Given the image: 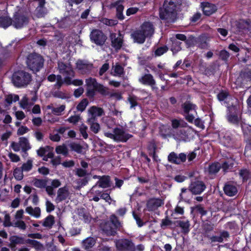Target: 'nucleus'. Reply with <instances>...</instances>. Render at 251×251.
<instances>
[{"mask_svg": "<svg viewBox=\"0 0 251 251\" xmlns=\"http://www.w3.org/2000/svg\"><path fill=\"white\" fill-rule=\"evenodd\" d=\"M177 223L183 232L187 233L189 231L190 224L188 220L179 221Z\"/></svg>", "mask_w": 251, "mask_h": 251, "instance_id": "nucleus-42", "label": "nucleus"}, {"mask_svg": "<svg viewBox=\"0 0 251 251\" xmlns=\"http://www.w3.org/2000/svg\"><path fill=\"white\" fill-rule=\"evenodd\" d=\"M88 100L85 99H83L77 105L76 109L78 111L82 112L85 109L86 106L88 105Z\"/></svg>", "mask_w": 251, "mask_h": 251, "instance_id": "nucleus-48", "label": "nucleus"}, {"mask_svg": "<svg viewBox=\"0 0 251 251\" xmlns=\"http://www.w3.org/2000/svg\"><path fill=\"white\" fill-rule=\"evenodd\" d=\"M58 70L59 73L64 76L63 82L67 85L72 84L75 86H81L83 84V81L81 79H73L75 73L70 63L65 64L62 62H59Z\"/></svg>", "mask_w": 251, "mask_h": 251, "instance_id": "nucleus-1", "label": "nucleus"}, {"mask_svg": "<svg viewBox=\"0 0 251 251\" xmlns=\"http://www.w3.org/2000/svg\"><path fill=\"white\" fill-rule=\"evenodd\" d=\"M65 105H61L57 107H53L52 105L47 106L48 109H50L53 114L57 116L61 115L62 113L65 110Z\"/></svg>", "mask_w": 251, "mask_h": 251, "instance_id": "nucleus-34", "label": "nucleus"}, {"mask_svg": "<svg viewBox=\"0 0 251 251\" xmlns=\"http://www.w3.org/2000/svg\"><path fill=\"white\" fill-rule=\"evenodd\" d=\"M31 94H33L31 98H28L26 95H25L19 102L20 107L27 111H31V107L37 99L35 93L31 92Z\"/></svg>", "mask_w": 251, "mask_h": 251, "instance_id": "nucleus-9", "label": "nucleus"}, {"mask_svg": "<svg viewBox=\"0 0 251 251\" xmlns=\"http://www.w3.org/2000/svg\"><path fill=\"white\" fill-rule=\"evenodd\" d=\"M176 0H165L159 11L160 18L167 22H174L176 18Z\"/></svg>", "mask_w": 251, "mask_h": 251, "instance_id": "nucleus-2", "label": "nucleus"}, {"mask_svg": "<svg viewBox=\"0 0 251 251\" xmlns=\"http://www.w3.org/2000/svg\"><path fill=\"white\" fill-rule=\"evenodd\" d=\"M53 95L54 97L62 99H65L68 98V95L64 92H62L61 91H57L54 92L53 93Z\"/></svg>", "mask_w": 251, "mask_h": 251, "instance_id": "nucleus-52", "label": "nucleus"}, {"mask_svg": "<svg viewBox=\"0 0 251 251\" xmlns=\"http://www.w3.org/2000/svg\"><path fill=\"white\" fill-rule=\"evenodd\" d=\"M25 243L29 244L37 251H41L44 249L43 245L36 240L28 239L25 240Z\"/></svg>", "mask_w": 251, "mask_h": 251, "instance_id": "nucleus-30", "label": "nucleus"}, {"mask_svg": "<svg viewBox=\"0 0 251 251\" xmlns=\"http://www.w3.org/2000/svg\"><path fill=\"white\" fill-rule=\"evenodd\" d=\"M32 184L37 188H43L47 185V181L46 179L34 178L32 180Z\"/></svg>", "mask_w": 251, "mask_h": 251, "instance_id": "nucleus-41", "label": "nucleus"}, {"mask_svg": "<svg viewBox=\"0 0 251 251\" xmlns=\"http://www.w3.org/2000/svg\"><path fill=\"white\" fill-rule=\"evenodd\" d=\"M228 93L226 91H221L217 96L220 101H223L228 99Z\"/></svg>", "mask_w": 251, "mask_h": 251, "instance_id": "nucleus-59", "label": "nucleus"}, {"mask_svg": "<svg viewBox=\"0 0 251 251\" xmlns=\"http://www.w3.org/2000/svg\"><path fill=\"white\" fill-rule=\"evenodd\" d=\"M233 160L232 159L228 160V161L225 162L222 166V168L224 170L226 171L227 169H230L233 165Z\"/></svg>", "mask_w": 251, "mask_h": 251, "instance_id": "nucleus-58", "label": "nucleus"}, {"mask_svg": "<svg viewBox=\"0 0 251 251\" xmlns=\"http://www.w3.org/2000/svg\"><path fill=\"white\" fill-rule=\"evenodd\" d=\"M87 126L84 124H81L79 127L80 133H81L82 137L85 139H87L88 137V135L87 133Z\"/></svg>", "mask_w": 251, "mask_h": 251, "instance_id": "nucleus-51", "label": "nucleus"}, {"mask_svg": "<svg viewBox=\"0 0 251 251\" xmlns=\"http://www.w3.org/2000/svg\"><path fill=\"white\" fill-rule=\"evenodd\" d=\"M172 125L173 128H176L179 126L186 127L188 125L183 120H177L176 119L173 120L172 121Z\"/></svg>", "mask_w": 251, "mask_h": 251, "instance_id": "nucleus-46", "label": "nucleus"}, {"mask_svg": "<svg viewBox=\"0 0 251 251\" xmlns=\"http://www.w3.org/2000/svg\"><path fill=\"white\" fill-rule=\"evenodd\" d=\"M15 227H18L21 230H25L26 228V226L25 223L22 220H17L14 222L12 225Z\"/></svg>", "mask_w": 251, "mask_h": 251, "instance_id": "nucleus-49", "label": "nucleus"}, {"mask_svg": "<svg viewBox=\"0 0 251 251\" xmlns=\"http://www.w3.org/2000/svg\"><path fill=\"white\" fill-rule=\"evenodd\" d=\"M55 151L57 154H61L65 156H67L68 154V150L64 144L57 146Z\"/></svg>", "mask_w": 251, "mask_h": 251, "instance_id": "nucleus-45", "label": "nucleus"}, {"mask_svg": "<svg viewBox=\"0 0 251 251\" xmlns=\"http://www.w3.org/2000/svg\"><path fill=\"white\" fill-rule=\"evenodd\" d=\"M80 120V117L78 115L72 116L69 117L67 121L70 123L76 124Z\"/></svg>", "mask_w": 251, "mask_h": 251, "instance_id": "nucleus-57", "label": "nucleus"}, {"mask_svg": "<svg viewBox=\"0 0 251 251\" xmlns=\"http://www.w3.org/2000/svg\"><path fill=\"white\" fill-rule=\"evenodd\" d=\"M19 100V97L17 95H8L5 97V101L9 105L13 102H16Z\"/></svg>", "mask_w": 251, "mask_h": 251, "instance_id": "nucleus-47", "label": "nucleus"}, {"mask_svg": "<svg viewBox=\"0 0 251 251\" xmlns=\"http://www.w3.org/2000/svg\"><path fill=\"white\" fill-rule=\"evenodd\" d=\"M86 85L87 87V95L93 97L94 95V91H97L104 94L106 93L105 88L100 84L98 83L94 78L89 77L85 80Z\"/></svg>", "mask_w": 251, "mask_h": 251, "instance_id": "nucleus-4", "label": "nucleus"}, {"mask_svg": "<svg viewBox=\"0 0 251 251\" xmlns=\"http://www.w3.org/2000/svg\"><path fill=\"white\" fill-rule=\"evenodd\" d=\"M29 131V129L25 126H22L20 127L17 130V134L18 135H22Z\"/></svg>", "mask_w": 251, "mask_h": 251, "instance_id": "nucleus-63", "label": "nucleus"}, {"mask_svg": "<svg viewBox=\"0 0 251 251\" xmlns=\"http://www.w3.org/2000/svg\"><path fill=\"white\" fill-rule=\"evenodd\" d=\"M12 24V19L9 16L0 17V27L6 28Z\"/></svg>", "mask_w": 251, "mask_h": 251, "instance_id": "nucleus-33", "label": "nucleus"}, {"mask_svg": "<svg viewBox=\"0 0 251 251\" xmlns=\"http://www.w3.org/2000/svg\"><path fill=\"white\" fill-rule=\"evenodd\" d=\"M111 225L110 223L107 222L102 226L103 231H104L107 235H114L116 233L115 229L111 227Z\"/></svg>", "mask_w": 251, "mask_h": 251, "instance_id": "nucleus-39", "label": "nucleus"}, {"mask_svg": "<svg viewBox=\"0 0 251 251\" xmlns=\"http://www.w3.org/2000/svg\"><path fill=\"white\" fill-rule=\"evenodd\" d=\"M221 166L219 163H214L210 165L208 168V172L210 174H216L220 170Z\"/></svg>", "mask_w": 251, "mask_h": 251, "instance_id": "nucleus-40", "label": "nucleus"}, {"mask_svg": "<svg viewBox=\"0 0 251 251\" xmlns=\"http://www.w3.org/2000/svg\"><path fill=\"white\" fill-rule=\"evenodd\" d=\"M71 149L77 153H81L82 151V147L79 144L76 143H72L70 145Z\"/></svg>", "mask_w": 251, "mask_h": 251, "instance_id": "nucleus-50", "label": "nucleus"}, {"mask_svg": "<svg viewBox=\"0 0 251 251\" xmlns=\"http://www.w3.org/2000/svg\"><path fill=\"white\" fill-rule=\"evenodd\" d=\"M87 123L89 125L90 130L94 133L99 132L100 127L99 124L95 120H87Z\"/></svg>", "mask_w": 251, "mask_h": 251, "instance_id": "nucleus-36", "label": "nucleus"}, {"mask_svg": "<svg viewBox=\"0 0 251 251\" xmlns=\"http://www.w3.org/2000/svg\"><path fill=\"white\" fill-rule=\"evenodd\" d=\"M90 37L93 42L100 46L103 45L107 38L103 32L98 29L93 30Z\"/></svg>", "mask_w": 251, "mask_h": 251, "instance_id": "nucleus-10", "label": "nucleus"}, {"mask_svg": "<svg viewBox=\"0 0 251 251\" xmlns=\"http://www.w3.org/2000/svg\"><path fill=\"white\" fill-rule=\"evenodd\" d=\"M29 22V18L21 9L15 12L12 19L11 25L17 29L26 26Z\"/></svg>", "mask_w": 251, "mask_h": 251, "instance_id": "nucleus-3", "label": "nucleus"}, {"mask_svg": "<svg viewBox=\"0 0 251 251\" xmlns=\"http://www.w3.org/2000/svg\"><path fill=\"white\" fill-rule=\"evenodd\" d=\"M104 111L102 108L97 106H92L88 110V118L87 120L96 121L98 117L103 115Z\"/></svg>", "mask_w": 251, "mask_h": 251, "instance_id": "nucleus-11", "label": "nucleus"}, {"mask_svg": "<svg viewBox=\"0 0 251 251\" xmlns=\"http://www.w3.org/2000/svg\"><path fill=\"white\" fill-rule=\"evenodd\" d=\"M139 81L143 84L151 86L153 89H157L155 86V81L152 75L147 74L139 79Z\"/></svg>", "mask_w": 251, "mask_h": 251, "instance_id": "nucleus-18", "label": "nucleus"}, {"mask_svg": "<svg viewBox=\"0 0 251 251\" xmlns=\"http://www.w3.org/2000/svg\"><path fill=\"white\" fill-rule=\"evenodd\" d=\"M168 50L166 47H162L158 48L155 51L156 56H160L166 52Z\"/></svg>", "mask_w": 251, "mask_h": 251, "instance_id": "nucleus-60", "label": "nucleus"}, {"mask_svg": "<svg viewBox=\"0 0 251 251\" xmlns=\"http://www.w3.org/2000/svg\"><path fill=\"white\" fill-rule=\"evenodd\" d=\"M104 135L117 142H126L131 135L126 133L122 128H115L112 133L105 131Z\"/></svg>", "mask_w": 251, "mask_h": 251, "instance_id": "nucleus-6", "label": "nucleus"}, {"mask_svg": "<svg viewBox=\"0 0 251 251\" xmlns=\"http://www.w3.org/2000/svg\"><path fill=\"white\" fill-rule=\"evenodd\" d=\"M210 40V37L206 35H202L199 39L198 41L199 47L201 49H205L208 47V42Z\"/></svg>", "mask_w": 251, "mask_h": 251, "instance_id": "nucleus-37", "label": "nucleus"}, {"mask_svg": "<svg viewBox=\"0 0 251 251\" xmlns=\"http://www.w3.org/2000/svg\"><path fill=\"white\" fill-rule=\"evenodd\" d=\"M202 10L205 15L209 16L214 13L217 8L214 4L206 2L203 4Z\"/></svg>", "mask_w": 251, "mask_h": 251, "instance_id": "nucleus-25", "label": "nucleus"}, {"mask_svg": "<svg viewBox=\"0 0 251 251\" xmlns=\"http://www.w3.org/2000/svg\"><path fill=\"white\" fill-rule=\"evenodd\" d=\"M32 167V161L30 160L27 161L25 163H24L22 166V170L23 171L28 172L30 171Z\"/></svg>", "mask_w": 251, "mask_h": 251, "instance_id": "nucleus-56", "label": "nucleus"}, {"mask_svg": "<svg viewBox=\"0 0 251 251\" xmlns=\"http://www.w3.org/2000/svg\"><path fill=\"white\" fill-rule=\"evenodd\" d=\"M96 244V239L93 237H88L82 241V246L85 250L92 248Z\"/></svg>", "mask_w": 251, "mask_h": 251, "instance_id": "nucleus-28", "label": "nucleus"}, {"mask_svg": "<svg viewBox=\"0 0 251 251\" xmlns=\"http://www.w3.org/2000/svg\"><path fill=\"white\" fill-rule=\"evenodd\" d=\"M186 159V155L183 153H181L177 155L174 152H172L168 156V160L170 162L176 164L184 162Z\"/></svg>", "mask_w": 251, "mask_h": 251, "instance_id": "nucleus-14", "label": "nucleus"}, {"mask_svg": "<svg viewBox=\"0 0 251 251\" xmlns=\"http://www.w3.org/2000/svg\"><path fill=\"white\" fill-rule=\"evenodd\" d=\"M206 187L203 182L197 181L192 183L189 186V190L194 194H199L202 192Z\"/></svg>", "mask_w": 251, "mask_h": 251, "instance_id": "nucleus-15", "label": "nucleus"}, {"mask_svg": "<svg viewBox=\"0 0 251 251\" xmlns=\"http://www.w3.org/2000/svg\"><path fill=\"white\" fill-rule=\"evenodd\" d=\"M139 29L147 38L151 37L154 33L153 26L150 22H144Z\"/></svg>", "mask_w": 251, "mask_h": 251, "instance_id": "nucleus-17", "label": "nucleus"}, {"mask_svg": "<svg viewBox=\"0 0 251 251\" xmlns=\"http://www.w3.org/2000/svg\"><path fill=\"white\" fill-rule=\"evenodd\" d=\"M44 60L42 57L37 53L30 54L27 58L28 67L33 72H37L42 68Z\"/></svg>", "mask_w": 251, "mask_h": 251, "instance_id": "nucleus-5", "label": "nucleus"}, {"mask_svg": "<svg viewBox=\"0 0 251 251\" xmlns=\"http://www.w3.org/2000/svg\"><path fill=\"white\" fill-rule=\"evenodd\" d=\"M48 79L50 82L56 81L55 86L57 88H60L64 83L62 76L60 75H55L53 74L50 75L48 77Z\"/></svg>", "mask_w": 251, "mask_h": 251, "instance_id": "nucleus-26", "label": "nucleus"}, {"mask_svg": "<svg viewBox=\"0 0 251 251\" xmlns=\"http://www.w3.org/2000/svg\"><path fill=\"white\" fill-rule=\"evenodd\" d=\"M50 148L48 146L45 148H40L37 151V154L40 156H45L48 152V150H50Z\"/></svg>", "mask_w": 251, "mask_h": 251, "instance_id": "nucleus-61", "label": "nucleus"}, {"mask_svg": "<svg viewBox=\"0 0 251 251\" xmlns=\"http://www.w3.org/2000/svg\"><path fill=\"white\" fill-rule=\"evenodd\" d=\"M8 157L11 161L14 162H18L20 160V158L18 155L12 152L9 153Z\"/></svg>", "mask_w": 251, "mask_h": 251, "instance_id": "nucleus-64", "label": "nucleus"}, {"mask_svg": "<svg viewBox=\"0 0 251 251\" xmlns=\"http://www.w3.org/2000/svg\"><path fill=\"white\" fill-rule=\"evenodd\" d=\"M124 74V68L118 64L113 66L111 70V75L115 76H120Z\"/></svg>", "mask_w": 251, "mask_h": 251, "instance_id": "nucleus-35", "label": "nucleus"}, {"mask_svg": "<svg viewBox=\"0 0 251 251\" xmlns=\"http://www.w3.org/2000/svg\"><path fill=\"white\" fill-rule=\"evenodd\" d=\"M128 101L130 104V107L133 108L137 105V98L134 96H129Z\"/></svg>", "mask_w": 251, "mask_h": 251, "instance_id": "nucleus-62", "label": "nucleus"}, {"mask_svg": "<svg viewBox=\"0 0 251 251\" xmlns=\"http://www.w3.org/2000/svg\"><path fill=\"white\" fill-rule=\"evenodd\" d=\"M76 65V68L81 74L89 73L93 68L92 64L85 60H78Z\"/></svg>", "mask_w": 251, "mask_h": 251, "instance_id": "nucleus-12", "label": "nucleus"}, {"mask_svg": "<svg viewBox=\"0 0 251 251\" xmlns=\"http://www.w3.org/2000/svg\"><path fill=\"white\" fill-rule=\"evenodd\" d=\"M23 170L20 168H16L14 171V176L15 178L19 180H20L23 178Z\"/></svg>", "mask_w": 251, "mask_h": 251, "instance_id": "nucleus-53", "label": "nucleus"}, {"mask_svg": "<svg viewBox=\"0 0 251 251\" xmlns=\"http://www.w3.org/2000/svg\"><path fill=\"white\" fill-rule=\"evenodd\" d=\"M240 176L242 177L244 180H247L251 177V174L246 169L241 170L240 171Z\"/></svg>", "mask_w": 251, "mask_h": 251, "instance_id": "nucleus-55", "label": "nucleus"}, {"mask_svg": "<svg viewBox=\"0 0 251 251\" xmlns=\"http://www.w3.org/2000/svg\"><path fill=\"white\" fill-rule=\"evenodd\" d=\"M31 80V75L29 73L24 71L15 73L12 76V81L18 87L27 85Z\"/></svg>", "mask_w": 251, "mask_h": 251, "instance_id": "nucleus-7", "label": "nucleus"}, {"mask_svg": "<svg viewBox=\"0 0 251 251\" xmlns=\"http://www.w3.org/2000/svg\"><path fill=\"white\" fill-rule=\"evenodd\" d=\"M97 185L99 187L106 188L110 186L109 177L108 176H103L101 177L100 180L97 182Z\"/></svg>", "mask_w": 251, "mask_h": 251, "instance_id": "nucleus-32", "label": "nucleus"}, {"mask_svg": "<svg viewBox=\"0 0 251 251\" xmlns=\"http://www.w3.org/2000/svg\"><path fill=\"white\" fill-rule=\"evenodd\" d=\"M19 142L21 147V149L25 151L30 148L29 142L27 138L25 137H20Z\"/></svg>", "mask_w": 251, "mask_h": 251, "instance_id": "nucleus-38", "label": "nucleus"}, {"mask_svg": "<svg viewBox=\"0 0 251 251\" xmlns=\"http://www.w3.org/2000/svg\"><path fill=\"white\" fill-rule=\"evenodd\" d=\"M181 43L176 40V39H173L172 40V45L171 47V50L173 51V53H176L178 51L180 50L181 49V48L180 47V44Z\"/></svg>", "mask_w": 251, "mask_h": 251, "instance_id": "nucleus-44", "label": "nucleus"}, {"mask_svg": "<svg viewBox=\"0 0 251 251\" xmlns=\"http://www.w3.org/2000/svg\"><path fill=\"white\" fill-rule=\"evenodd\" d=\"M101 22L104 25L109 26H113L117 24L118 22L115 20H109L106 18L102 19Z\"/></svg>", "mask_w": 251, "mask_h": 251, "instance_id": "nucleus-54", "label": "nucleus"}, {"mask_svg": "<svg viewBox=\"0 0 251 251\" xmlns=\"http://www.w3.org/2000/svg\"><path fill=\"white\" fill-rule=\"evenodd\" d=\"M54 223V218L52 215H49L47 217L43 223V226L45 227H48L49 228H51L52 226Z\"/></svg>", "mask_w": 251, "mask_h": 251, "instance_id": "nucleus-43", "label": "nucleus"}, {"mask_svg": "<svg viewBox=\"0 0 251 251\" xmlns=\"http://www.w3.org/2000/svg\"><path fill=\"white\" fill-rule=\"evenodd\" d=\"M164 204L163 201L159 199H151L147 202V208L150 211H153Z\"/></svg>", "mask_w": 251, "mask_h": 251, "instance_id": "nucleus-20", "label": "nucleus"}, {"mask_svg": "<svg viewBox=\"0 0 251 251\" xmlns=\"http://www.w3.org/2000/svg\"><path fill=\"white\" fill-rule=\"evenodd\" d=\"M228 110L229 113L227 114V118L229 122L233 124H237L240 121V117L238 116L236 114H232L230 112L233 111L234 113L236 112V108L234 106L228 107Z\"/></svg>", "mask_w": 251, "mask_h": 251, "instance_id": "nucleus-21", "label": "nucleus"}, {"mask_svg": "<svg viewBox=\"0 0 251 251\" xmlns=\"http://www.w3.org/2000/svg\"><path fill=\"white\" fill-rule=\"evenodd\" d=\"M10 242V247L11 248L15 247L16 245L18 244H24L25 243L23 238L18 236H12L9 238Z\"/></svg>", "mask_w": 251, "mask_h": 251, "instance_id": "nucleus-27", "label": "nucleus"}, {"mask_svg": "<svg viewBox=\"0 0 251 251\" xmlns=\"http://www.w3.org/2000/svg\"><path fill=\"white\" fill-rule=\"evenodd\" d=\"M132 245V243L126 239L119 240L116 242L117 248L121 251L130 249Z\"/></svg>", "mask_w": 251, "mask_h": 251, "instance_id": "nucleus-22", "label": "nucleus"}, {"mask_svg": "<svg viewBox=\"0 0 251 251\" xmlns=\"http://www.w3.org/2000/svg\"><path fill=\"white\" fill-rule=\"evenodd\" d=\"M224 191L227 195L231 197L234 196L237 193V189L235 186L227 184L224 187Z\"/></svg>", "mask_w": 251, "mask_h": 251, "instance_id": "nucleus-31", "label": "nucleus"}, {"mask_svg": "<svg viewBox=\"0 0 251 251\" xmlns=\"http://www.w3.org/2000/svg\"><path fill=\"white\" fill-rule=\"evenodd\" d=\"M131 37L135 43L138 44H143L147 38L140 29L133 31L131 34Z\"/></svg>", "mask_w": 251, "mask_h": 251, "instance_id": "nucleus-19", "label": "nucleus"}, {"mask_svg": "<svg viewBox=\"0 0 251 251\" xmlns=\"http://www.w3.org/2000/svg\"><path fill=\"white\" fill-rule=\"evenodd\" d=\"M69 192L66 187L60 188L58 190L57 196L56 198V201L59 202L66 200L69 196Z\"/></svg>", "mask_w": 251, "mask_h": 251, "instance_id": "nucleus-23", "label": "nucleus"}, {"mask_svg": "<svg viewBox=\"0 0 251 251\" xmlns=\"http://www.w3.org/2000/svg\"><path fill=\"white\" fill-rule=\"evenodd\" d=\"M110 39L112 46L116 50H119L123 45V40L121 33L119 31V34L113 33L110 35Z\"/></svg>", "mask_w": 251, "mask_h": 251, "instance_id": "nucleus-13", "label": "nucleus"}, {"mask_svg": "<svg viewBox=\"0 0 251 251\" xmlns=\"http://www.w3.org/2000/svg\"><path fill=\"white\" fill-rule=\"evenodd\" d=\"M113 6L116 8L117 17L120 20L124 19V16L123 14V11L124 7L123 5V1H117L112 4Z\"/></svg>", "mask_w": 251, "mask_h": 251, "instance_id": "nucleus-24", "label": "nucleus"}, {"mask_svg": "<svg viewBox=\"0 0 251 251\" xmlns=\"http://www.w3.org/2000/svg\"><path fill=\"white\" fill-rule=\"evenodd\" d=\"M182 108L185 119L189 123H192L197 114L196 105L188 102H185L182 105Z\"/></svg>", "mask_w": 251, "mask_h": 251, "instance_id": "nucleus-8", "label": "nucleus"}, {"mask_svg": "<svg viewBox=\"0 0 251 251\" xmlns=\"http://www.w3.org/2000/svg\"><path fill=\"white\" fill-rule=\"evenodd\" d=\"M25 211L28 214L36 218H39L41 215L40 209L38 207L35 208H32L31 206L27 207L25 208Z\"/></svg>", "mask_w": 251, "mask_h": 251, "instance_id": "nucleus-29", "label": "nucleus"}, {"mask_svg": "<svg viewBox=\"0 0 251 251\" xmlns=\"http://www.w3.org/2000/svg\"><path fill=\"white\" fill-rule=\"evenodd\" d=\"M100 188L96 184L92 187L90 191L88 193V196L91 201H98L100 200V197L102 194Z\"/></svg>", "mask_w": 251, "mask_h": 251, "instance_id": "nucleus-16", "label": "nucleus"}]
</instances>
